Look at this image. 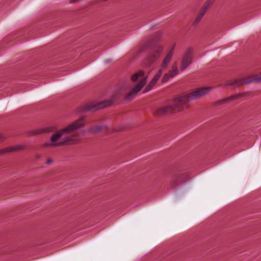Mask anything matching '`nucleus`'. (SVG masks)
Wrapping results in <instances>:
<instances>
[{"label": "nucleus", "mask_w": 261, "mask_h": 261, "mask_svg": "<svg viewBox=\"0 0 261 261\" xmlns=\"http://www.w3.org/2000/svg\"><path fill=\"white\" fill-rule=\"evenodd\" d=\"M86 120L84 117H81L78 119L69 123L65 127L55 131L52 133L49 140L44 142L43 147L54 148L67 145H77L81 143V139L76 134L64 136L72 133L85 126Z\"/></svg>", "instance_id": "f257e3e1"}, {"label": "nucleus", "mask_w": 261, "mask_h": 261, "mask_svg": "<svg viewBox=\"0 0 261 261\" xmlns=\"http://www.w3.org/2000/svg\"><path fill=\"white\" fill-rule=\"evenodd\" d=\"M189 95L190 94L188 93L185 95L175 96L173 98L174 104L159 108L156 111V114L165 115L171 114L176 112H180L187 109L186 103L188 101H192L189 97Z\"/></svg>", "instance_id": "f03ea898"}, {"label": "nucleus", "mask_w": 261, "mask_h": 261, "mask_svg": "<svg viewBox=\"0 0 261 261\" xmlns=\"http://www.w3.org/2000/svg\"><path fill=\"white\" fill-rule=\"evenodd\" d=\"M148 76L145 75V72L143 70H140L132 76L131 80L136 82L139 81L136 86L133 88L125 97V99L127 101H131L134 97L142 89L145 85Z\"/></svg>", "instance_id": "7ed1b4c3"}, {"label": "nucleus", "mask_w": 261, "mask_h": 261, "mask_svg": "<svg viewBox=\"0 0 261 261\" xmlns=\"http://www.w3.org/2000/svg\"><path fill=\"white\" fill-rule=\"evenodd\" d=\"M163 50V47L161 45L153 46L150 51L149 55L143 60V66L148 67L152 65L160 58Z\"/></svg>", "instance_id": "20e7f679"}, {"label": "nucleus", "mask_w": 261, "mask_h": 261, "mask_svg": "<svg viewBox=\"0 0 261 261\" xmlns=\"http://www.w3.org/2000/svg\"><path fill=\"white\" fill-rule=\"evenodd\" d=\"M193 50L191 48H187L184 53L180 62V70L185 71L192 63Z\"/></svg>", "instance_id": "39448f33"}, {"label": "nucleus", "mask_w": 261, "mask_h": 261, "mask_svg": "<svg viewBox=\"0 0 261 261\" xmlns=\"http://www.w3.org/2000/svg\"><path fill=\"white\" fill-rule=\"evenodd\" d=\"M212 89V87L209 86L196 88L189 92V97L191 100L193 101L206 95Z\"/></svg>", "instance_id": "423d86ee"}, {"label": "nucleus", "mask_w": 261, "mask_h": 261, "mask_svg": "<svg viewBox=\"0 0 261 261\" xmlns=\"http://www.w3.org/2000/svg\"><path fill=\"white\" fill-rule=\"evenodd\" d=\"M111 103V101L109 100H104L96 103H91L85 107V108H84V111L92 112L96 111L98 110L110 106Z\"/></svg>", "instance_id": "0eeeda50"}, {"label": "nucleus", "mask_w": 261, "mask_h": 261, "mask_svg": "<svg viewBox=\"0 0 261 261\" xmlns=\"http://www.w3.org/2000/svg\"><path fill=\"white\" fill-rule=\"evenodd\" d=\"M179 73L178 69V63L174 62L172 66L171 69L168 73L165 74L162 79V83L167 82L170 78H173Z\"/></svg>", "instance_id": "6e6552de"}, {"label": "nucleus", "mask_w": 261, "mask_h": 261, "mask_svg": "<svg viewBox=\"0 0 261 261\" xmlns=\"http://www.w3.org/2000/svg\"><path fill=\"white\" fill-rule=\"evenodd\" d=\"M163 73L162 69H160L158 72L153 76L151 80L145 88L143 93H146L152 89V88L155 85L159 79L160 78Z\"/></svg>", "instance_id": "1a4fd4ad"}, {"label": "nucleus", "mask_w": 261, "mask_h": 261, "mask_svg": "<svg viewBox=\"0 0 261 261\" xmlns=\"http://www.w3.org/2000/svg\"><path fill=\"white\" fill-rule=\"evenodd\" d=\"M253 82H254V81H252V79L246 82H243L241 80L233 79L229 81L228 84L229 85L232 87H238L242 85L248 84Z\"/></svg>", "instance_id": "9d476101"}, {"label": "nucleus", "mask_w": 261, "mask_h": 261, "mask_svg": "<svg viewBox=\"0 0 261 261\" xmlns=\"http://www.w3.org/2000/svg\"><path fill=\"white\" fill-rule=\"evenodd\" d=\"M173 56V52L172 50H170L164 57L163 61L162 62L161 64V67L162 70L164 68H166L167 66V65L169 64Z\"/></svg>", "instance_id": "9b49d317"}, {"label": "nucleus", "mask_w": 261, "mask_h": 261, "mask_svg": "<svg viewBox=\"0 0 261 261\" xmlns=\"http://www.w3.org/2000/svg\"><path fill=\"white\" fill-rule=\"evenodd\" d=\"M238 97V96L237 95H232V96H229L227 98H223L222 99L218 100L217 102V104L218 105H223L224 103H228L230 101H232L237 99Z\"/></svg>", "instance_id": "f8f14e48"}, {"label": "nucleus", "mask_w": 261, "mask_h": 261, "mask_svg": "<svg viewBox=\"0 0 261 261\" xmlns=\"http://www.w3.org/2000/svg\"><path fill=\"white\" fill-rule=\"evenodd\" d=\"M25 147L26 146L24 144H17L10 146L11 152L23 150Z\"/></svg>", "instance_id": "ddd939ff"}, {"label": "nucleus", "mask_w": 261, "mask_h": 261, "mask_svg": "<svg viewBox=\"0 0 261 261\" xmlns=\"http://www.w3.org/2000/svg\"><path fill=\"white\" fill-rule=\"evenodd\" d=\"M212 3L210 1H207L201 7L199 11V13L204 15L207 9L211 6Z\"/></svg>", "instance_id": "4468645a"}, {"label": "nucleus", "mask_w": 261, "mask_h": 261, "mask_svg": "<svg viewBox=\"0 0 261 261\" xmlns=\"http://www.w3.org/2000/svg\"><path fill=\"white\" fill-rule=\"evenodd\" d=\"M212 3L210 1H207L201 7L199 11V13L204 15L207 9L211 6Z\"/></svg>", "instance_id": "2eb2a0df"}, {"label": "nucleus", "mask_w": 261, "mask_h": 261, "mask_svg": "<svg viewBox=\"0 0 261 261\" xmlns=\"http://www.w3.org/2000/svg\"><path fill=\"white\" fill-rule=\"evenodd\" d=\"M212 3L210 1H207L201 7L199 11V13L204 15L207 9L211 6Z\"/></svg>", "instance_id": "dca6fc26"}, {"label": "nucleus", "mask_w": 261, "mask_h": 261, "mask_svg": "<svg viewBox=\"0 0 261 261\" xmlns=\"http://www.w3.org/2000/svg\"><path fill=\"white\" fill-rule=\"evenodd\" d=\"M212 3L210 1H207L201 7L199 11V13L204 15L207 9L211 6Z\"/></svg>", "instance_id": "f3484780"}, {"label": "nucleus", "mask_w": 261, "mask_h": 261, "mask_svg": "<svg viewBox=\"0 0 261 261\" xmlns=\"http://www.w3.org/2000/svg\"><path fill=\"white\" fill-rule=\"evenodd\" d=\"M212 3L210 1H207L201 7L199 11V13L204 15L207 9L211 6Z\"/></svg>", "instance_id": "a211bd4d"}, {"label": "nucleus", "mask_w": 261, "mask_h": 261, "mask_svg": "<svg viewBox=\"0 0 261 261\" xmlns=\"http://www.w3.org/2000/svg\"><path fill=\"white\" fill-rule=\"evenodd\" d=\"M55 127L53 126H47L46 127H44L43 128L37 130L35 133L34 135H37L41 133H48L50 132L53 129H55Z\"/></svg>", "instance_id": "6ab92c4d"}, {"label": "nucleus", "mask_w": 261, "mask_h": 261, "mask_svg": "<svg viewBox=\"0 0 261 261\" xmlns=\"http://www.w3.org/2000/svg\"><path fill=\"white\" fill-rule=\"evenodd\" d=\"M102 129V126L101 125L94 126L89 128L88 132L92 134H96L100 132Z\"/></svg>", "instance_id": "aec40b11"}, {"label": "nucleus", "mask_w": 261, "mask_h": 261, "mask_svg": "<svg viewBox=\"0 0 261 261\" xmlns=\"http://www.w3.org/2000/svg\"><path fill=\"white\" fill-rule=\"evenodd\" d=\"M204 16V15L202 14H201L200 13L198 12L197 15L196 16L194 21H193V25L194 26V27H196L197 26L199 23L200 22V21L201 20L202 18H203V17Z\"/></svg>", "instance_id": "412c9836"}, {"label": "nucleus", "mask_w": 261, "mask_h": 261, "mask_svg": "<svg viewBox=\"0 0 261 261\" xmlns=\"http://www.w3.org/2000/svg\"><path fill=\"white\" fill-rule=\"evenodd\" d=\"M11 153L10 146L6 147L0 149V155Z\"/></svg>", "instance_id": "4be33fe9"}, {"label": "nucleus", "mask_w": 261, "mask_h": 261, "mask_svg": "<svg viewBox=\"0 0 261 261\" xmlns=\"http://www.w3.org/2000/svg\"><path fill=\"white\" fill-rule=\"evenodd\" d=\"M8 138V136L4 134L0 133V142L4 141Z\"/></svg>", "instance_id": "5701e85b"}, {"label": "nucleus", "mask_w": 261, "mask_h": 261, "mask_svg": "<svg viewBox=\"0 0 261 261\" xmlns=\"http://www.w3.org/2000/svg\"><path fill=\"white\" fill-rule=\"evenodd\" d=\"M252 81H254V82H255L256 83H259L261 82V72L259 76L258 77H256L254 78H252Z\"/></svg>", "instance_id": "b1692460"}, {"label": "nucleus", "mask_w": 261, "mask_h": 261, "mask_svg": "<svg viewBox=\"0 0 261 261\" xmlns=\"http://www.w3.org/2000/svg\"><path fill=\"white\" fill-rule=\"evenodd\" d=\"M53 162L54 160L50 158H48L46 161V163H51Z\"/></svg>", "instance_id": "393cba45"}, {"label": "nucleus", "mask_w": 261, "mask_h": 261, "mask_svg": "<svg viewBox=\"0 0 261 261\" xmlns=\"http://www.w3.org/2000/svg\"><path fill=\"white\" fill-rule=\"evenodd\" d=\"M41 155L40 154H38V153H37L34 155V158H35L36 159H38L41 158Z\"/></svg>", "instance_id": "a878e982"}, {"label": "nucleus", "mask_w": 261, "mask_h": 261, "mask_svg": "<svg viewBox=\"0 0 261 261\" xmlns=\"http://www.w3.org/2000/svg\"><path fill=\"white\" fill-rule=\"evenodd\" d=\"M80 0H70V3H76L78 1H79Z\"/></svg>", "instance_id": "bb28decb"}]
</instances>
